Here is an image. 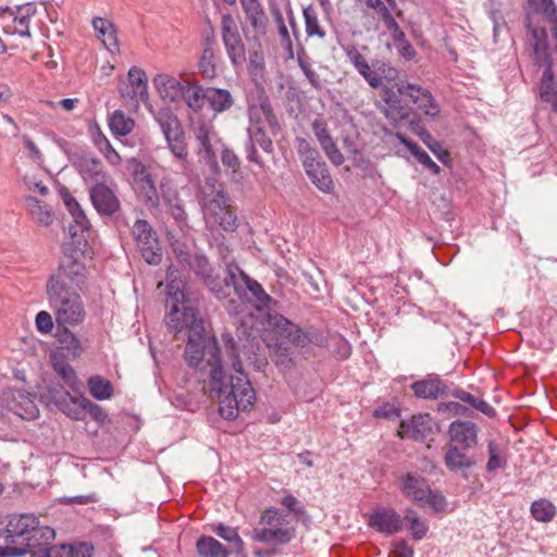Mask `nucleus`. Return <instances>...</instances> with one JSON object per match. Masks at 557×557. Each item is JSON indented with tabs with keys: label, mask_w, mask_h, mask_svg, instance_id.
<instances>
[{
	"label": "nucleus",
	"mask_w": 557,
	"mask_h": 557,
	"mask_svg": "<svg viewBox=\"0 0 557 557\" xmlns=\"http://www.w3.org/2000/svg\"><path fill=\"white\" fill-rule=\"evenodd\" d=\"M449 445L468 450L478 444V426L471 421L456 420L449 424Z\"/></svg>",
	"instance_id": "dca6fc26"
},
{
	"label": "nucleus",
	"mask_w": 557,
	"mask_h": 557,
	"mask_svg": "<svg viewBox=\"0 0 557 557\" xmlns=\"http://www.w3.org/2000/svg\"><path fill=\"white\" fill-rule=\"evenodd\" d=\"M207 102L215 113H221L232 108L234 99L227 89L208 87Z\"/></svg>",
	"instance_id": "2f4dec72"
},
{
	"label": "nucleus",
	"mask_w": 557,
	"mask_h": 557,
	"mask_svg": "<svg viewBox=\"0 0 557 557\" xmlns=\"http://www.w3.org/2000/svg\"><path fill=\"white\" fill-rule=\"evenodd\" d=\"M135 176L136 180L141 183L143 189L147 190V195L149 198H151L149 194L156 195V187L153 181L143 164L137 166L135 171Z\"/></svg>",
	"instance_id": "13d9d810"
},
{
	"label": "nucleus",
	"mask_w": 557,
	"mask_h": 557,
	"mask_svg": "<svg viewBox=\"0 0 557 557\" xmlns=\"http://www.w3.org/2000/svg\"><path fill=\"white\" fill-rule=\"evenodd\" d=\"M399 141L411 152L416 160L422 164L425 169L430 170L434 174H438L441 168L431 159V157L421 149L414 141L408 139L401 134H396Z\"/></svg>",
	"instance_id": "473e14b6"
},
{
	"label": "nucleus",
	"mask_w": 557,
	"mask_h": 557,
	"mask_svg": "<svg viewBox=\"0 0 557 557\" xmlns=\"http://www.w3.org/2000/svg\"><path fill=\"white\" fill-rule=\"evenodd\" d=\"M411 389L419 398L436 399L446 394L447 386L437 376H429L424 380L417 381L411 385Z\"/></svg>",
	"instance_id": "bb28decb"
},
{
	"label": "nucleus",
	"mask_w": 557,
	"mask_h": 557,
	"mask_svg": "<svg viewBox=\"0 0 557 557\" xmlns=\"http://www.w3.org/2000/svg\"><path fill=\"white\" fill-rule=\"evenodd\" d=\"M109 126L113 134L126 136L134 129L135 122L121 110H115L110 116Z\"/></svg>",
	"instance_id": "ea45409f"
},
{
	"label": "nucleus",
	"mask_w": 557,
	"mask_h": 557,
	"mask_svg": "<svg viewBox=\"0 0 557 557\" xmlns=\"http://www.w3.org/2000/svg\"><path fill=\"white\" fill-rule=\"evenodd\" d=\"M25 207L32 219L39 225L49 226L53 222L50 208L33 196H26Z\"/></svg>",
	"instance_id": "7c9ffc66"
},
{
	"label": "nucleus",
	"mask_w": 557,
	"mask_h": 557,
	"mask_svg": "<svg viewBox=\"0 0 557 557\" xmlns=\"http://www.w3.org/2000/svg\"><path fill=\"white\" fill-rule=\"evenodd\" d=\"M221 35L232 64L242 65L246 61L245 45L234 17L228 13L221 17Z\"/></svg>",
	"instance_id": "6e6552de"
},
{
	"label": "nucleus",
	"mask_w": 557,
	"mask_h": 557,
	"mask_svg": "<svg viewBox=\"0 0 557 557\" xmlns=\"http://www.w3.org/2000/svg\"><path fill=\"white\" fill-rule=\"evenodd\" d=\"M199 72L205 79H212L216 76L214 63V51L212 48H205L199 61Z\"/></svg>",
	"instance_id": "09e8293b"
},
{
	"label": "nucleus",
	"mask_w": 557,
	"mask_h": 557,
	"mask_svg": "<svg viewBox=\"0 0 557 557\" xmlns=\"http://www.w3.org/2000/svg\"><path fill=\"white\" fill-rule=\"evenodd\" d=\"M467 450L456 445H449L445 456L444 463L451 472H463L475 465V460L466 454Z\"/></svg>",
	"instance_id": "c85d7f7f"
},
{
	"label": "nucleus",
	"mask_w": 557,
	"mask_h": 557,
	"mask_svg": "<svg viewBox=\"0 0 557 557\" xmlns=\"http://www.w3.org/2000/svg\"><path fill=\"white\" fill-rule=\"evenodd\" d=\"M534 3L539 10H541L552 24L553 37L556 41L557 52V8L553 0H529Z\"/></svg>",
	"instance_id": "49530a36"
},
{
	"label": "nucleus",
	"mask_w": 557,
	"mask_h": 557,
	"mask_svg": "<svg viewBox=\"0 0 557 557\" xmlns=\"http://www.w3.org/2000/svg\"><path fill=\"white\" fill-rule=\"evenodd\" d=\"M230 278L235 284V295L239 300L253 304L257 308L268 306L271 297L257 281L250 278L238 267L230 268Z\"/></svg>",
	"instance_id": "0eeeda50"
},
{
	"label": "nucleus",
	"mask_w": 557,
	"mask_h": 557,
	"mask_svg": "<svg viewBox=\"0 0 557 557\" xmlns=\"http://www.w3.org/2000/svg\"><path fill=\"white\" fill-rule=\"evenodd\" d=\"M446 499L445 497L435 491H432L429 487L428 493H425L424 499L418 503V506L420 507H429L434 512H442L446 508Z\"/></svg>",
	"instance_id": "8fccbe9b"
},
{
	"label": "nucleus",
	"mask_w": 557,
	"mask_h": 557,
	"mask_svg": "<svg viewBox=\"0 0 557 557\" xmlns=\"http://www.w3.org/2000/svg\"><path fill=\"white\" fill-rule=\"evenodd\" d=\"M69 327L70 326L61 327L62 330L59 332L58 341L60 347L66 350L67 355L73 358H78L85 348L79 338L71 332Z\"/></svg>",
	"instance_id": "e433bc0d"
},
{
	"label": "nucleus",
	"mask_w": 557,
	"mask_h": 557,
	"mask_svg": "<svg viewBox=\"0 0 557 557\" xmlns=\"http://www.w3.org/2000/svg\"><path fill=\"white\" fill-rule=\"evenodd\" d=\"M398 90L408 100L417 106L424 115L435 119L440 115L441 108L430 90L420 85L406 83L398 85Z\"/></svg>",
	"instance_id": "9d476101"
},
{
	"label": "nucleus",
	"mask_w": 557,
	"mask_h": 557,
	"mask_svg": "<svg viewBox=\"0 0 557 557\" xmlns=\"http://www.w3.org/2000/svg\"><path fill=\"white\" fill-rule=\"evenodd\" d=\"M76 166L85 183L90 184L91 186L109 182V176L103 170V164L99 159L90 156H83L77 160Z\"/></svg>",
	"instance_id": "412c9836"
},
{
	"label": "nucleus",
	"mask_w": 557,
	"mask_h": 557,
	"mask_svg": "<svg viewBox=\"0 0 557 557\" xmlns=\"http://www.w3.org/2000/svg\"><path fill=\"white\" fill-rule=\"evenodd\" d=\"M96 144L99 148V150L103 153L104 158L113 165H116L121 162V157L116 152V150L113 148L111 143L108 140V138L103 135L99 137V139L96 140Z\"/></svg>",
	"instance_id": "6e6d98bb"
},
{
	"label": "nucleus",
	"mask_w": 557,
	"mask_h": 557,
	"mask_svg": "<svg viewBox=\"0 0 557 557\" xmlns=\"http://www.w3.org/2000/svg\"><path fill=\"white\" fill-rule=\"evenodd\" d=\"M309 344H313L315 346H324L326 344V336L317 329H309L304 332L299 327V334L296 339V347H306Z\"/></svg>",
	"instance_id": "de8ad7c7"
},
{
	"label": "nucleus",
	"mask_w": 557,
	"mask_h": 557,
	"mask_svg": "<svg viewBox=\"0 0 557 557\" xmlns=\"http://www.w3.org/2000/svg\"><path fill=\"white\" fill-rule=\"evenodd\" d=\"M92 27L96 32L97 38L102 41L108 51L111 53L119 52L120 48L116 27L110 20L103 17H95L92 20Z\"/></svg>",
	"instance_id": "b1692460"
},
{
	"label": "nucleus",
	"mask_w": 557,
	"mask_h": 557,
	"mask_svg": "<svg viewBox=\"0 0 557 557\" xmlns=\"http://www.w3.org/2000/svg\"><path fill=\"white\" fill-rule=\"evenodd\" d=\"M311 183L322 193L331 194L334 190V182L326 163L322 158L302 164Z\"/></svg>",
	"instance_id": "aec40b11"
},
{
	"label": "nucleus",
	"mask_w": 557,
	"mask_h": 557,
	"mask_svg": "<svg viewBox=\"0 0 557 557\" xmlns=\"http://www.w3.org/2000/svg\"><path fill=\"white\" fill-rule=\"evenodd\" d=\"M86 267L76 260L61 263L46 284L47 299L59 327L77 326L86 318L79 295L85 284Z\"/></svg>",
	"instance_id": "f03ea898"
},
{
	"label": "nucleus",
	"mask_w": 557,
	"mask_h": 557,
	"mask_svg": "<svg viewBox=\"0 0 557 557\" xmlns=\"http://www.w3.org/2000/svg\"><path fill=\"white\" fill-rule=\"evenodd\" d=\"M190 265L205 284L216 274L205 256H196Z\"/></svg>",
	"instance_id": "3c124183"
},
{
	"label": "nucleus",
	"mask_w": 557,
	"mask_h": 557,
	"mask_svg": "<svg viewBox=\"0 0 557 557\" xmlns=\"http://www.w3.org/2000/svg\"><path fill=\"white\" fill-rule=\"evenodd\" d=\"M488 460L486 463V470L488 472H495L500 469H505L507 466V459L505 456V449L502 445L495 441L487 443Z\"/></svg>",
	"instance_id": "a19ab883"
},
{
	"label": "nucleus",
	"mask_w": 557,
	"mask_h": 557,
	"mask_svg": "<svg viewBox=\"0 0 557 557\" xmlns=\"http://www.w3.org/2000/svg\"><path fill=\"white\" fill-rule=\"evenodd\" d=\"M160 189H161L162 199L168 207H171V206L182 202V199L180 198V195H178V191L176 188H173V187L169 186L168 184L162 183L160 186Z\"/></svg>",
	"instance_id": "338daca9"
},
{
	"label": "nucleus",
	"mask_w": 557,
	"mask_h": 557,
	"mask_svg": "<svg viewBox=\"0 0 557 557\" xmlns=\"http://www.w3.org/2000/svg\"><path fill=\"white\" fill-rule=\"evenodd\" d=\"M65 395L75 404L79 405L83 409H86V411H89V413L96 419L97 421H103L106 419V413L102 410L100 406L97 404H94L89 399H87L84 396L74 397L71 396L69 393H65Z\"/></svg>",
	"instance_id": "603ef678"
},
{
	"label": "nucleus",
	"mask_w": 557,
	"mask_h": 557,
	"mask_svg": "<svg viewBox=\"0 0 557 557\" xmlns=\"http://www.w3.org/2000/svg\"><path fill=\"white\" fill-rule=\"evenodd\" d=\"M54 371L62 377L64 383L73 391H77L81 386V382L76 375L74 369L64 360L53 361Z\"/></svg>",
	"instance_id": "a18cd8bd"
},
{
	"label": "nucleus",
	"mask_w": 557,
	"mask_h": 557,
	"mask_svg": "<svg viewBox=\"0 0 557 557\" xmlns=\"http://www.w3.org/2000/svg\"><path fill=\"white\" fill-rule=\"evenodd\" d=\"M290 513L270 507L260 516L261 528H255L250 537L255 542L268 545H286L296 536V528L290 525Z\"/></svg>",
	"instance_id": "7ed1b4c3"
},
{
	"label": "nucleus",
	"mask_w": 557,
	"mask_h": 557,
	"mask_svg": "<svg viewBox=\"0 0 557 557\" xmlns=\"http://www.w3.org/2000/svg\"><path fill=\"white\" fill-rule=\"evenodd\" d=\"M132 236L147 263L157 265L161 262V245L157 232L148 221L137 219L132 226Z\"/></svg>",
	"instance_id": "423d86ee"
},
{
	"label": "nucleus",
	"mask_w": 557,
	"mask_h": 557,
	"mask_svg": "<svg viewBox=\"0 0 557 557\" xmlns=\"http://www.w3.org/2000/svg\"><path fill=\"white\" fill-rule=\"evenodd\" d=\"M121 97L136 103L148 100V78L144 70L133 66L127 73V84L121 89Z\"/></svg>",
	"instance_id": "2eb2a0df"
},
{
	"label": "nucleus",
	"mask_w": 557,
	"mask_h": 557,
	"mask_svg": "<svg viewBox=\"0 0 557 557\" xmlns=\"http://www.w3.org/2000/svg\"><path fill=\"white\" fill-rule=\"evenodd\" d=\"M321 148L323 149L324 153L329 158V160L335 165L339 166L344 163L345 158L343 153L339 151L337 145L333 139L330 141L321 145Z\"/></svg>",
	"instance_id": "bf43d9fd"
},
{
	"label": "nucleus",
	"mask_w": 557,
	"mask_h": 557,
	"mask_svg": "<svg viewBox=\"0 0 557 557\" xmlns=\"http://www.w3.org/2000/svg\"><path fill=\"white\" fill-rule=\"evenodd\" d=\"M34 553L30 554L29 557H64L66 556L62 549V545L60 547L49 546V544H45L38 546Z\"/></svg>",
	"instance_id": "69168bd1"
},
{
	"label": "nucleus",
	"mask_w": 557,
	"mask_h": 557,
	"mask_svg": "<svg viewBox=\"0 0 557 557\" xmlns=\"http://www.w3.org/2000/svg\"><path fill=\"white\" fill-rule=\"evenodd\" d=\"M312 131L320 146L333 139L329 132L326 122L322 119H315L312 122Z\"/></svg>",
	"instance_id": "680f3d73"
},
{
	"label": "nucleus",
	"mask_w": 557,
	"mask_h": 557,
	"mask_svg": "<svg viewBox=\"0 0 557 557\" xmlns=\"http://www.w3.org/2000/svg\"><path fill=\"white\" fill-rule=\"evenodd\" d=\"M205 214L211 216L214 223L224 231L233 232L237 227V218L231 210L228 198L223 193H218L205 206Z\"/></svg>",
	"instance_id": "9b49d317"
},
{
	"label": "nucleus",
	"mask_w": 557,
	"mask_h": 557,
	"mask_svg": "<svg viewBox=\"0 0 557 557\" xmlns=\"http://www.w3.org/2000/svg\"><path fill=\"white\" fill-rule=\"evenodd\" d=\"M63 200L73 219V223L69 225V234L72 237H76L79 234H83L85 231H88L90 227L89 220L87 219L85 212L76 199L71 195H65Z\"/></svg>",
	"instance_id": "a878e982"
},
{
	"label": "nucleus",
	"mask_w": 557,
	"mask_h": 557,
	"mask_svg": "<svg viewBox=\"0 0 557 557\" xmlns=\"http://www.w3.org/2000/svg\"><path fill=\"white\" fill-rule=\"evenodd\" d=\"M169 312L165 323L175 334L187 331L184 352L186 363L203 382V394L219 398V412L225 420H234L240 411H248L256 394L243 371L237 345L230 333L222 334L224 354L214 336L207 334L197 310L186 306L185 283L174 267L166 272Z\"/></svg>",
	"instance_id": "f257e3e1"
},
{
	"label": "nucleus",
	"mask_w": 557,
	"mask_h": 557,
	"mask_svg": "<svg viewBox=\"0 0 557 557\" xmlns=\"http://www.w3.org/2000/svg\"><path fill=\"white\" fill-rule=\"evenodd\" d=\"M257 146H259L265 153L273 152L272 139L264 132L263 127L260 125L248 126L247 139L245 143L246 158L248 161L263 168L264 163L257 151Z\"/></svg>",
	"instance_id": "ddd939ff"
},
{
	"label": "nucleus",
	"mask_w": 557,
	"mask_h": 557,
	"mask_svg": "<svg viewBox=\"0 0 557 557\" xmlns=\"http://www.w3.org/2000/svg\"><path fill=\"white\" fill-rule=\"evenodd\" d=\"M530 510L532 517L540 522H549L556 515V507L547 499L534 500Z\"/></svg>",
	"instance_id": "37998d69"
},
{
	"label": "nucleus",
	"mask_w": 557,
	"mask_h": 557,
	"mask_svg": "<svg viewBox=\"0 0 557 557\" xmlns=\"http://www.w3.org/2000/svg\"><path fill=\"white\" fill-rule=\"evenodd\" d=\"M214 532L218 536L222 537L223 540L235 543L238 549H243L244 542L238 535V532L234 528L224 524H219L214 529Z\"/></svg>",
	"instance_id": "4d7b16f0"
},
{
	"label": "nucleus",
	"mask_w": 557,
	"mask_h": 557,
	"mask_svg": "<svg viewBox=\"0 0 557 557\" xmlns=\"http://www.w3.org/2000/svg\"><path fill=\"white\" fill-rule=\"evenodd\" d=\"M249 126H257L265 122L272 131L280 128L278 121L273 113L271 102L267 96L260 94L256 100L248 104Z\"/></svg>",
	"instance_id": "4468645a"
},
{
	"label": "nucleus",
	"mask_w": 557,
	"mask_h": 557,
	"mask_svg": "<svg viewBox=\"0 0 557 557\" xmlns=\"http://www.w3.org/2000/svg\"><path fill=\"white\" fill-rule=\"evenodd\" d=\"M196 547L200 557H228L230 555L223 544L212 536H200Z\"/></svg>",
	"instance_id": "c9c22d12"
},
{
	"label": "nucleus",
	"mask_w": 557,
	"mask_h": 557,
	"mask_svg": "<svg viewBox=\"0 0 557 557\" xmlns=\"http://www.w3.org/2000/svg\"><path fill=\"white\" fill-rule=\"evenodd\" d=\"M405 99L407 98L398 89L395 91L393 88H385L383 90L384 115L393 122L408 117L412 109L405 102Z\"/></svg>",
	"instance_id": "a211bd4d"
},
{
	"label": "nucleus",
	"mask_w": 557,
	"mask_h": 557,
	"mask_svg": "<svg viewBox=\"0 0 557 557\" xmlns=\"http://www.w3.org/2000/svg\"><path fill=\"white\" fill-rule=\"evenodd\" d=\"M153 85L163 100L175 102L181 99L185 82L181 83L169 74L160 73L154 76Z\"/></svg>",
	"instance_id": "4be33fe9"
},
{
	"label": "nucleus",
	"mask_w": 557,
	"mask_h": 557,
	"mask_svg": "<svg viewBox=\"0 0 557 557\" xmlns=\"http://www.w3.org/2000/svg\"><path fill=\"white\" fill-rule=\"evenodd\" d=\"M534 40V59L539 65L545 66L540 82V98L542 101L550 103L552 109L557 112V83L553 73V61L548 52L547 34L544 29H532Z\"/></svg>",
	"instance_id": "20e7f679"
},
{
	"label": "nucleus",
	"mask_w": 557,
	"mask_h": 557,
	"mask_svg": "<svg viewBox=\"0 0 557 557\" xmlns=\"http://www.w3.org/2000/svg\"><path fill=\"white\" fill-rule=\"evenodd\" d=\"M406 520L409 521V530L416 541H420L426 535L429 528L425 521L416 516H406Z\"/></svg>",
	"instance_id": "052dcab7"
},
{
	"label": "nucleus",
	"mask_w": 557,
	"mask_h": 557,
	"mask_svg": "<svg viewBox=\"0 0 557 557\" xmlns=\"http://www.w3.org/2000/svg\"><path fill=\"white\" fill-rule=\"evenodd\" d=\"M232 267L233 265H227L223 277L216 273L205 284L218 299H226L231 297L232 294H235V284L233 280L230 278V268Z\"/></svg>",
	"instance_id": "c756f323"
},
{
	"label": "nucleus",
	"mask_w": 557,
	"mask_h": 557,
	"mask_svg": "<svg viewBox=\"0 0 557 557\" xmlns=\"http://www.w3.org/2000/svg\"><path fill=\"white\" fill-rule=\"evenodd\" d=\"M156 120L165 138L183 132L178 119L169 110L160 111Z\"/></svg>",
	"instance_id": "79ce46f5"
},
{
	"label": "nucleus",
	"mask_w": 557,
	"mask_h": 557,
	"mask_svg": "<svg viewBox=\"0 0 557 557\" xmlns=\"http://www.w3.org/2000/svg\"><path fill=\"white\" fill-rule=\"evenodd\" d=\"M299 326L288 321L281 314H269L268 326L264 331V342L280 352V357L288 359L290 346L296 347Z\"/></svg>",
	"instance_id": "39448f33"
},
{
	"label": "nucleus",
	"mask_w": 557,
	"mask_h": 557,
	"mask_svg": "<svg viewBox=\"0 0 557 557\" xmlns=\"http://www.w3.org/2000/svg\"><path fill=\"white\" fill-rule=\"evenodd\" d=\"M428 417L413 416L410 420H403L399 426V435L416 441L423 440L425 435V421Z\"/></svg>",
	"instance_id": "72a5a7b5"
},
{
	"label": "nucleus",
	"mask_w": 557,
	"mask_h": 557,
	"mask_svg": "<svg viewBox=\"0 0 557 557\" xmlns=\"http://www.w3.org/2000/svg\"><path fill=\"white\" fill-rule=\"evenodd\" d=\"M305 28L308 36H317L321 39L325 38L326 33L320 26L319 17L315 9L312 5H308L304 9Z\"/></svg>",
	"instance_id": "c03bdc74"
},
{
	"label": "nucleus",
	"mask_w": 557,
	"mask_h": 557,
	"mask_svg": "<svg viewBox=\"0 0 557 557\" xmlns=\"http://www.w3.org/2000/svg\"><path fill=\"white\" fill-rule=\"evenodd\" d=\"M35 324L38 332L49 334L53 329L52 315L47 311H39L36 314Z\"/></svg>",
	"instance_id": "0e129e2a"
},
{
	"label": "nucleus",
	"mask_w": 557,
	"mask_h": 557,
	"mask_svg": "<svg viewBox=\"0 0 557 557\" xmlns=\"http://www.w3.org/2000/svg\"><path fill=\"white\" fill-rule=\"evenodd\" d=\"M195 136L199 146L198 154L206 161L210 169L216 173L219 171V163L212 145V140L216 137L213 127L201 123L198 125Z\"/></svg>",
	"instance_id": "6ab92c4d"
},
{
	"label": "nucleus",
	"mask_w": 557,
	"mask_h": 557,
	"mask_svg": "<svg viewBox=\"0 0 557 557\" xmlns=\"http://www.w3.org/2000/svg\"><path fill=\"white\" fill-rule=\"evenodd\" d=\"M245 17L256 35H264L268 17L259 0H250L240 4Z\"/></svg>",
	"instance_id": "5701e85b"
},
{
	"label": "nucleus",
	"mask_w": 557,
	"mask_h": 557,
	"mask_svg": "<svg viewBox=\"0 0 557 557\" xmlns=\"http://www.w3.org/2000/svg\"><path fill=\"white\" fill-rule=\"evenodd\" d=\"M357 72L368 82V84L373 87L377 88L382 85V77L379 73L371 70L369 63H364L359 69H357Z\"/></svg>",
	"instance_id": "e2e57ef3"
},
{
	"label": "nucleus",
	"mask_w": 557,
	"mask_h": 557,
	"mask_svg": "<svg viewBox=\"0 0 557 557\" xmlns=\"http://www.w3.org/2000/svg\"><path fill=\"white\" fill-rule=\"evenodd\" d=\"M90 395L98 400H106L112 397L113 387L110 381L100 375H92L87 382Z\"/></svg>",
	"instance_id": "58836bf2"
},
{
	"label": "nucleus",
	"mask_w": 557,
	"mask_h": 557,
	"mask_svg": "<svg viewBox=\"0 0 557 557\" xmlns=\"http://www.w3.org/2000/svg\"><path fill=\"white\" fill-rule=\"evenodd\" d=\"M168 147L174 158L180 162L181 169L186 170L188 150L185 143V134L181 132L176 135L165 138Z\"/></svg>",
	"instance_id": "4c0bfd02"
},
{
	"label": "nucleus",
	"mask_w": 557,
	"mask_h": 557,
	"mask_svg": "<svg viewBox=\"0 0 557 557\" xmlns=\"http://www.w3.org/2000/svg\"><path fill=\"white\" fill-rule=\"evenodd\" d=\"M66 557H91L94 546L87 542H79L71 545H62Z\"/></svg>",
	"instance_id": "864d4df0"
},
{
	"label": "nucleus",
	"mask_w": 557,
	"mask_h": 557,
	"mask_svg": "<svg viewBox=\"0 0 557 557\" xmlns=\"http://www.w3.org/2000/svg\"><path fill=\"white\" fill-rule=\"evenodd\" d=\"M208 87L199 82H185L181 99L194 112H200L207 102Z\"/></svg>",
	"instance_id": "cd10ccee"
},
{
	"label": "nucleus",
	"mask_w": 557,
	"mask_h": 557,
	"mask_svg": "<svg viewBox=\"0 0 557 557\" xmlns=\"http://www.w3.org/2000/svg\"><path fill=\"white\" fill-rule=\"evenodd\" d=\"M404 519L392 508L380 507L369 517V525L377 532L394 534L401 530Z\"/></svg>",
	"instance_id": "f3484780"
},
{
	"label": "nucleus",
	"mask_w": 557,
	"mask_h": 557,
	"mask_svg": "<svg viewBox=\"0 0 557 557\" xmlns=\"http://www.w3.org/2000/svg\"><path fill=\"white\" fill-rule=\"evenodd\" d=\"M89 196L94 208L101 215L112 216L121 209L115 190L108 182L90 186Z\"/></svg>",
	"instance_id": "f8f14e48"
},
{
	"label": "nucleus",
	"mask_w": 557,
	"mask_h": 557,
	"mask_svg": "<svg viewBox=\"0 0 557 557\" xmlns=\"http://www.w3.org/2000/svg\"><path fill=\"white\" fill-rule=\"evenodd\" d=\"M1 406H4V413L10 411L22 419H34L37 417L38 409L29 395L22 391L7 388L0 394Z\"/></svg>",
	"instance_id": "1a4fd4ad"
},
{
	"label": "nucleus",
	"mask_w": 557,
	"mask_h": 557,
	"mask_svg": "<svg viewBox=\"0 0 557 557\" xmlns=\"http://www.w3.org/2000/svg\"><path fill=\"white\" fill-rule=\"evenodd\" d=\"M429 487L426 480L416 473H407L403 476L400 482V491L403 494L416 504L424 499Z\"/></svg>",
	"instance_id": "393cba45"
},
{
	"label": "nucleus",
	"mask_w": 557,
	"mask_h": 557,
	"mask_svg": "<svg viewBox=\"0 0 557 557\" xmlns=\"http://www.w3.org/2000/svg\"><path fill=\"white\" fill-rule=\"evenodd\" d=\"M36 13V8L32 3L16 7L14 15H12L13 22L15 23L14 33L22 37H29V20Z\"/></svg>",
	"instance_id": "f704fd0d"
},
{
	"label": "nucleus",
	"mask_w": 557,
	"mask_h": 557,
	"mask_svg": "<svg viewBox=\"0 0 557 557\" xmlns=\"http://www.w3.org/2000/svg\"><path fill=\"white\" fill-rule=\"evenodd\" d=\"M281 504L288 509L289 512H293L296 515V517L301 516L305 512L304 506L300 504V502L292 494L285 495Z\"/></svg>",
	"instance_id": "774afa93"
},
{
	"label": "nucleus",
	"mask_w": 557,
	"mask_h": 557,
	"mask_svg": "<svg viewBox=\"0 0 557 557\" xmlns=\"http://www.w3.org/2000/svg\"><path fill=\"white\" fill-rule=\"evenodd\" d=\"M296 148L302 164L310 161H314L315 158L321 157L319 151L315 148H313L308 140L304 138H297Z\"/></svg>",
	"instance_id": "5fc2aeb1"
}]
</instances>
